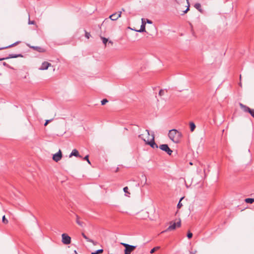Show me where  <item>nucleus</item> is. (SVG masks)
I'll list each match as a JSON object with an SVG mask.
<instances>
[{"label":"nucleus","instance_id":"nucleus-34","mask_svg":"<svg viewBox=\"0 0 254 254\" xmlns=\"http://www.w3.org/2000/svg\"><path fill=\"white\" fill-rule=\"evenodd\" d=\"M128 187H126L124 188L123 190H124V191L125 192V193H128L129 194V193L128 192Z\"/></svg>","mask_w":254,"mask_h":254},{"label":"nucleus","instance_id":"nucleus-28","mask_svg":"<svg viewBox=\"0 0 254 254\" xmlns=\"http://www.w3.org/2000/svg\"><path fill=\"white\" fill-rule=\"evenodd\" d=\"M107 102H108V100L107 99H104L103 100H102L101 101V105H104Z\"/></svg>","mask_w":254,"mask_h":254},{"label":"nucleus","instance_id":"nucleus-27","mask_svg":"<svg viewBox=\"0 0 254 254\" xmlns=\"http://www.w3.org/2000/svg\"><path fill=\"white\" fill-rule=\"evenodd\" d=\"M2 222L4 224H7L8 223V220L5 218V216H3L2 219Z\"/></svg>","mask_w":254,"mask_h":254},{"label":"nucleus","instance_id":"nucleus-3","mask_svg":"<svg viewBox=\"0 0 254 254\" xmlns=\"http://www.w3.org/2000/svg\"><path fill=\"white\" fill-rule=\"evenodd\" d=\"M62 242L64 245H68L71 243L70 237L65 233L62 235Z\"/></svg>","mask_w":254,"mask_h":254},{"label":"nucleus","instance_id":"nucleus-32","mask_svg":"<svg viewBox=\"0 0 254 254\" xmlns=\"http://www.w3.org/2000/svg\"><path fill=\"white\" fill-rule=\"evenodd\" d=\"M91 35L89 33L85 31V36L87 38L89 39Z\"/></svg>","mask_w":254,"mask_h":254},{"label":"nucleus","instance_id":"nucleus-2","mask_svg":"<svg viewBox=\"0 0 254 254\" xmlns=\"http://www.w3.org/2000/svg\"><path fill=\"white\" fill-rule=\"evenodd\" d=\"M139 137L141 138L145 142V143L149 145L152 148H158V146L157 144L154 141V134H152V138L150 141H146L145 139H144L142 137V134L139 135Z\"/></svg>","mask_w":254,"mask_h":254},{"label":"nucleus","instance_id":"nucleus-33","mask_svg":"<svg viewBox=\"0 0 254 254\" xmlns=\"http://www.w3.org/2000/svg\"><path fill=\"white\" fill-rule=\"evenodd\" d=\"M2 64H3V65L4 66H6V67H8V68H12V67H11L9 64H6L5 62H3V63H2Z\"/></svg>","mask_w":254,"mask_h":254},{"label":"nucleus","instance_id":"nucleus-41","mask_svg":"<svg viewBox=\"0 0 254 254\" xmlns=\"http://www.w3.org/2000/svg\"><path fill=\"white\" fill-rule=\"evenodd\" d=\"M146 131L147 132V134H148V135H149V130H147V129H146Z\"/></svg>","mask_w":254,"mask_h":254},{"label":"nucleus","instance_id":"nucleus-46","mask_svg":"<svg viewBox=\"0 0 254 254\" xmlns=\"http://www.w3.org/2000/svg\"><path fill=\"white\" fill-rule=\"evenodd\" d=\"M74 253H75L76 254H77V253L76 251H74Z\"/></svg>","mask_w":254,"mask_h":254},{"label":"nucleus","instance_id":"nucleus-25","mask_svg":"<svg viewBox=\"0 0 254 254\" xmlns=\"http://www.w3.org/2000/svg\"><path fill=\"white\" fill-rule=\"evenodd\" d=\"M184 197H182L181 198V199L180 200L179 203H178L177 204V207L178 208H180L182 206V203L181 202V200L183 199Z\"/></svg>","mask_w":254,"mask_h":254},{"label":"nucleus","instance_id":"nucleus-12","mask_svg":"<svg viewBox=\"0 0 254 254\" xmlns=\"http://www.w3.org/2000/svg\"><path fill=\"white\" fill-rule=\"evenodd\" d=\"M239 105H240V107H241V109L243 110V111L244 112H246V113L247 112L249 113V112L250 110V108L249 107L241 103H239Z\"/></svg>","mask_w":254,"mask_h":254},{"label":"nucleus","instance_id":"nucleus-5","mask_svg":"<svg viewBox=\"0 0 254 254\" xmlns=\"http://www.w3.org/2000/svg\"><path fill=\"white\" fill-rule=\"evenodd\" d=\"M181 225V220L177 222V223H173L172 224L171 223L170 225L169 226V227L167 228V229L166 230V231H169L175 230L177 227H180Z\"/></svg>","mask_w":254,"mask_h":254},{"label":"nucleus","instance_id":"nucleus-16","mask_svg":"<svg viewBox=\"0 0 254 254\" xmlns=\"http://www.w3.org/2000/svg\"><path fill=\"white\" fill-rule=\"evenodd\" d=\"M194 7L197 9L199 12H202L203 10L201 8V4L199 3H196L194 5Z\"/></svg>","mask_w":254,"mask_h":254},{"label":"nucleus","instance_id":"nucleus-47","mask_svg":"<svg viewBox=\"0 0 254 254\" xmlns=\"http://www.w3.org/2000/svg\"><path fill=\"white\" fill-rule=\"evenodd\" d=\"M240 79H241V75H240Z\"/></svg>","mask_w":254,"mask_h":254},{"label":"nucleus","instance_id":"nucleus-29","mask_svg":"<svg viewBox=\"0 0 254 254\" xmlns=\"http://www.w3.org/2000/svg\"><path fill=\"white\" fill-rule=\"evenodd\" d=\"M122 245H123L125 247L126 249H127L132 246L131 245H128V244H126V243H122Z\"/></svg>","mask_w":254,"mask_h":254},{"label":"nucleus","instance_id":"nucleus-4","mask_svg":"<svg viewBox=\"0 0 254 254\" xmlns=\"http://www.w3.org/2000/svg\"><path fill=\"white\" fill-rule=\"evenodd\" d=\"M159 148L161 150L165 151L169 155H171L173 152V151L169 148L167 144H161L159 146Z\"/></svg>","mask_w":254,"mask_h":254},{"label":"nucleus","instance_id":"nucleus-20","mask_svg":"<svg viewBox=\"0 0 254 254\" xmlns=\"http://www.w3.org/2000/svg\"><path fill=\"white\" fill-rule=\"evenodd\" d=\"M190 129L191 131H193L195 128V124L193 122H190Z\"/></svg>","mask_w":254,"mask_h":254},{"label":"nucleus","instance_id":"nucleus-13","mask_svg":"<svg viewBox=\"0 0 254 254\" xmlns=\"http://www.w3.org/2000/svg\"><path fill=\"white\" fill-rule=\"evenodd\" d=\"M76 222L80 227H83L85 226V223L80 220V218L77 215H76Z\"/></svg>","mask_w":254,"mask_h":254},{"label":"nucleus","instance_id":"nucleus-30","mask_svg":"<svg viewBox=\"0 0 254 254\" xmlns=\"http://www.w3.org/2000/svg\"><path fill=\"white\" fill-rule=\"evenodd\" d=\"M84 160H85L87 161V162L88 163V164H90L91 163H90V161H89V159H88V155H86L84 157V158H83Z\"/></svg>","mask_w":254,"mask_h":254},{"label":"nucleus","instance_id":"nucleus-44","mask_svg":"<svg viewBox=\"0 0 254 254\" xmlns=\"http://www.w3.org/2000/svg\"><path fill=\"white\" fill-rule=\"evenodd\" d=\"M239 85H240V86H242V83L240 82Z\"/></svg>","mask_w":254,"mask_h":254},{"label":"nucleus","instance_id":"nucleus-35","mask_svg":"<svg viewBox=\"0 0 254 254\" xmlns=\"http://www.w3.org/2000/svg\"><path fill=\"white\" fill-rule=\"evenodd\" d=\"M187 237L189 239H190L192 237V234L190 232H189L187 234Z\"/></svg>","mask_w":254,"mask_h":254},{"label":"nucleus","instance_id":"nucleus-21","mask_svg":"<svg viewBox=\"0 0 254 254\" xmlns=\"http://www.w3.org/2000/svg\"><path fill=\"white\" fill-rule=\"evenodd\" d=\"M160 248V247L159 246H157V247H154V248H153L151 250V251H150V254H153L156 251L159 250V249Z\"/></svg>","mask_w":254,"mask_h":254},{"label":"nucleus","instance_id":"nucleus-8","mask_svg":"<svg viewBox=\"0 0 254 254\" xmlns=\"http://www.w3.org/2000/svg\"><path fill=\"white\" fill-rule=\"evenodd\" d=\"M51 65V64L50 63L47 62H44L42 63L41 67L39 68V69L42 70H46Z\"/></svg>","mask_w":254,"mask_h":254},{"label":"nucleus","instance_id":"nucleus-10","mask_svg":"<svg viewBox=\"0 0 254 254\" xmlns=\"http://www.w3.org/2000/svg\"><path fill=\"white\" fill-rule=\"evenodd\" d=\"M27 46H28L29 48L34 50H36L39 52H45V50L42 48L41 47H38V46H31L30 44H27Z\"/></svg>","mask_w":254,"mask_h":254},{"label":"nucleus","instance_id":"nucleus-39","mask_svg":"<svg viewBox=\"0 0 254 254\" xmlns=\"http://www.w3.org/2000/svg\"><path fill=\"white\" fill-rule=\"evenodd\" d=\"M29 24H34V21H30V20H29Z\"/></svg>","mask_w":254,"mask_h":254},{"label":"nucleus","instance_id":"nucleus-40","mask_svg":"<svg viewBox=\"0 0 254 254\" xmlns=\"http://www.w3.org/2000/svg\"><path fill=\"white\" fill-rule=\"evenodd\" d=\"M196 251H195V252H190V254H195Z\"/></svg>","mask_w":254,"mask_h":254},{"label":"nucleus","instance_id":"nucleus-23","mask_svg":"<svg viewBox=\"0 0 254 254\" xmlns=\"http://www.w3.org/2000/svg\"><path fill=\"white\" fill-rule=\"evenodd\" d=\"M101 38L102 40V42H103V44L106 46V44H107V42L108 41V39H107L106 38L103 37H101Z\"/></svg>","mask_w":254,"mask_h":254},{"label":"nucleus","instance_id":"nucleus-11","mask_svg":"<svg viewBox=\"0 0 254 254\" xmlns=\"http://www.w3.org/2000/svg\"><path fill=\"white\" fill-rule=\"evenodd\" d=\"M136 247V246H132L127 249H125V254H130V253L134 250Z\"/></svg>","mask_w":254,"mask_h":254},{"label":"nucleus","instance_id":"nucleus-18","mask_svg":"<svg viewBox=\"0 0 254 254\" xmlns=\"http://www.w3.org/2000/svg\"><path fill=\"white\" fill-rule=\"evenodd\" d=\"M187 1L188 5L187 9L183 11V13H182V15H184V14L187 13V12L190 10V3L189 0H186Z\"/></svg>","mask_w":254,"mask_h":254},{"label":"nucleus","instance_id":"nucleus-45","mask_svg":"<svg viewBox=\"0 0 254 254\" xmlns=\"http://www.w3.org/2000/svg\"><path fill=\"white\" fill-rule=\"evenodd\" d=\"M122 11H125L124 8H122Z\"/></svg>","mask_w":254,"mask_h":254},{"label":"nucleus","instance_id":"nucleus-38","mask_svg":"<svg viewBox=\"0 0 254 254\" xmlns=\"http://www.w3.org/2000/svg\"><path fill=\"white\" fill-rule=\"evenodd\" d=\"M146 22H147V23H148L149 24H152V21H151L150 20H149V19H147L146 20Z\"/></svg>","mask_w":254,"mask_h":254},{"label":"nucleus","instance_id":"nucleus-6","mask_svg":"<svg viewBox=\"0 0 254 254\" xmlns=\"http://www.w3.org/2000/svg\"><path fill=\"white\" fill-rule=\"evenodd\" d=\"M62 157V153L61 150H59V151L55 154L53 156V159L56 162L59 161Z\"/></svg>","mask_w":254,"mask_h":254},{"label":"nucleus","instance_id":"nucleus-7","mask_svg":"<svg viewBox=\"0 0 254 254\" xmlns=\"http://www.w3.org/2000/svg\"><path fill=\"white\" fill-rule=\"evenodd\" d=\"M122 11L117 13H114L109 16V18L113 21L117 20L119 17L121 16Z\"/></svg>","mask_w":254,"mask_h":254},{"label":"nucleus","instance_id":"nucleus-15","mask_svg":"<svg viewBox=\"0 0 254 254\" xmlns=\"http://www.w3.org/2000/svg\"><path fill=\"white\" fill-rule=\"evenodd\" d=\"M138 32H145V23L143 22V19H142V24L140 26V29L138 30H136Z\"/></svg>","mask_w":254,"mask_h":254},{"label":"nucleus","instance_id":"nucleus-42","mask_svg":"<svg viewBox=\"0 0 254 254\" xmlns=\"http://www.w3.org/2000/svg\"><path fill=\"white\" fill-rule=\"evenodd\" d=\"M3 60H4V59L0 58V61H3Z\"/></svg>","mask_w":254,"mask_h":254},{"label":"nucleus","instance_id":"nucleus-43","mask_svg":"<svg viewBox=\"0 0 254 254\" xmlns=\"http://www.w3.org/2000/svg\"><path fill=\"white\" fill-rule=\"evenodd\" d=\"M109 43H111V44H113V42H112V41H109Z\"/></svg>","mask_w":254,"mask_h":254},{"label":"nucleus","instance_id":"nucleus-19","mask_svg":"<svg viewBox=\"0 0 254 254\" xmlns=\"http://www.w3.org/2000/svg\"><path fill=\"white\" fill-rule=\"evenodd\" d=\"M245 201L248 203H253L254 202V198H247L245 199Z\"/></svg>","mask_w":254,"mask_h":254},{"label":"nucleus","instance_id":"nucleus-14","mask_svg":"<svg viewBox=\"0 0 254 254\" xmlns=\"http://www.w3.org/2000/svg\"><path fill=\"white\" fill-rule=\"evenodd\" d=\"M72 156L81 157V156L79 154L78 151L75 149H73L71 153L69 155V157H71Z\"/></svg>","mask_w":254,"mask_h":254},{"label":"nucleus","instance_id":"nucleus-9","mask_svg":"<svg viewBox=\"0 0 254 254\" xmlns=\"http://www.w3.org/2000/svg\"><path fill=\"white\" fill-rule=\"evenodd\" d=\"M23 57V55L20 54H9L8 57H5V58H2V59H4V60H7V59H11V58H18V57Z\"/></svg>","mask_w":254,"mask_h":254},{"label":"nucleus","instance_id":"nucleus-17","mask_svg":"<svg viewBox=\"0 0 254 254\" xmlns=\"http://www.w3.org/2000/svg\"><path fill=\"white\" fill-rule=\"evenodd\" d=\"M19 42H16L10 45H9V46H6V47H0V50H3V49H7V48H10V47H12L14 46H15L17 44H18Z\"/></svg>","mask_w":254,"mask_h":254},{"label":"nucleus","instance_id":"nucleus-37","mask_svg":"<svg viewBox=\"0 0 254 254\" xmlns=\"http://www.w3.org/2000/svg\"><path fill=\"white\" fill-rule=\"evenodd\" d=\"M51 121V120H46V122H45V124H44V126H46L48 125V123H49Z\"/></svg>","mask_w":254,"mask_h":254},{"label":"nucleus","instance_id":"nucleus-22","mask_svg":"<svg viewBox=\"0 0 254 254\" xmlns=\"http://www.w3.org/2000/svg\"><path fill=\"white\" fill-rule=\"evenodd\" d=\"M103 252V249H99L94 252L91 253V254H99Z\"/></svg>","mask_w":254,"mask_h":254},{"label":"nucleus","instance_id":"nucleus-24","mask_svg":"<svg viewBox=\"0 0 254 254\" xmlns=\"http://www.w3.org/2000/svg\"><path fill=\"white\" fill-rule=\"evenodd\" d=\"M82 237L87 241V242H91V241H90V239L88 238L85 235L84 233H82L81 234Z\"/></svg>","mask_w":254,"mask_h":254},{"label":"nucleus","instance_id":"nucleus-48","mask_svg":"<svg viewBox=\"0 0 254 254\" xmlns=\"http://www.w3.org/2000/svg\"><path fill=\"white\" fill-rule=\"evenodd\" d=\"M118 170V168H117L116 172H117Z\"/></svg>","mask_w":254,"mask_h":254},{"label":"nucleus","instance_id":"nucleus-31","mask_svg":"<svg viewBox=\"0 0 254 254\" xmlns=\"http://www.w3.org/2000/svg\"><path fill=\"white\" fill-rule=\"evenodd\" d=\"M164 94V90L163 89H161L159 92V95L161 96H163Z\"/></svg>","mask_w":254,"mask_h":254},{"label":"nucleus","instance_id":"nucleus-26","mask_svg":"<svg viewBox=\"0 0 254 254\" xmlns=\"http://www.w3.org/2000/svg\"><path fill=\"white\" fill-rule=\"evenodd\" d=\"M249 113L251 114V115L254 118V109H250Z\"/></svg>","mask_w":254,"mask_h":254},{"label":"nucleus","instance_id":"nucleus-36","mask_svg":"<svg viewBox=\"0 0 254 254\" xmlns=\"http://www.w3.org/2000/svg\"><path fill=\"white\" fill-rule=\"evenodd\" d=\"M90 241H91V242H90L92 243L93 245L95 246V245H96L97 244V242H95L93 240L90 239Z\"/></svg>","mask_w":254,"mask_h":254},{"label":"nucleus","instance_id":"nucleus-1","mask_svg":"<svg viewBox=\"0 0 254 254\" xmlns=\"http://www.w3.org/2000/svg\"><path fill=\"white\" fill-rule=\"evenodd\" d=\"M169 138L174 142L178 143L180 142L182 137V134L176 129H172L169 130L168 133Z\"/></svg>","mask_w":254,"mask_h":254},{"label":"nucleus","instance_id":"nucleus-49","mask_svg":"<svg viewBox=\"0 0 254 254\" xmlns=\"http://www.w3.org/2000/svg\"><path fill=\"white\" fill-rule=\"evenodd\" d=\"M190 165H192V163H191V162H190Z\"/></svg>","mask_w":254,"mask_h":254}]
</instances>
